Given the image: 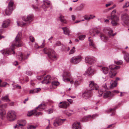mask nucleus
I'll list each match as a JSON object with an SVG mask.
<instances>
[{
  "mask_svg": "<svg viewBox=\"0 0 129 129\" xmlns=\"http://www.w3.org/2000/svg\"><path fill=\"white\" fill-rule=\"evenodd\" d=\"M62 28L63 30L64 34L69 36L70 33H71L69 29L67 27H62Z\"/></svg>",
  "mask_w": 129,
  "mask_h": 129,
  "instance_id": "27",
  "label": "nucleus"
},
{
  "mask_svg": "<svg viewBox=\"0 0 129 129\" xmlns=\"http://www.w3.org/2000/svg\"><path fill=\"white\" fill-rule=\"evenodd\" d=\"M91 95V93L89 90L85 91L82 93V95L83 98L86 99L90 97Z\"/></svg>",
  "mask_w": 129,
  "mask_h": 129,
  "instance_id": "16",
  "label": "nucleus"
},
{
  "mask_svg": "<svg viewBox=\"0 0 129 129\" xmlns=\"http://www.w3.org/2000/svg\"><path fill=\"white\" fill-rule=\"evenodd\" d=\"M94 70L90 67L88 68L87 70L84 74V75H90L93 74H94Z\"/></svg>",
  "mask_w": 129,
  "mask_h": 129,
  "instance_id": "20",
  "label": "nucleus"
},
{
  "mask_svg": "<svg viewBox=\"0 0 129 129\" xmlns=\"http://www.w3.org/2000/svg\"><path fill=\"white\" fill-rule=\"evenodd\" d=\"M47 112L48 114H50L53 112V110L52 109L48 110L47 111Z\"/></svg>",
  "mask_w": 129,
  "mask_h": 129,
  "instance_id": "56",
  "label": "nucleus"
},
{
  "mask_svg": "<svg viewBox=\"0 0 129 129\" xmlns=\"http://www.w3.org/2000/svg\"><path fill=\"white\" fill-rule=\"evenodd\" d=\"M45 42V40H43V42L42 43V45H41V46L38 47V48H43L45 44H44V43Z\"/></svg>",
  "mask_w": 129,
  "mask_h": 129,
  "instance_id": "50",
  "label": "nucleus"
},
{
  "mask_svg": "<svg viewBox=\"0 0 129 129\" xmlns=\"http://www.w3.org/2000/svg\"><path fill=\"white\" fill-rule=\"evenodd\" d=\"M2 99L3 101L5 102H9L10 101V99H9L8 95L2 97Z\"/></svg>",
  "mask_w": 129,
  "mask_h": 129,
  "instance_id": "31",
  "label": "nucleus"
},
{
  "mask_svg": "<svg viewBox=\"0 0 129 129\" xmlns=\"http://www.w3.org/2000/svg\"><path fill=\"white\" fill-rule=\"evenodd\" d=\"M27 74H28L29 75H32V73L30 71L26 72Z\"/></svg>",
  "mask_w": 129,
  "mask_h": 129,
  "instance_id": "62",
  "label": "nucleus"
},
{
  "mask_svg": "<svg viewBox=\"0 0 129 129\" xmlns=\"http://www.w3.org/2000/svg\"><path fill=\"white\" fill-rule=\"evenodd\" d=\"M116 12V10H114L111 13V15L110 17V19L111 20V23L112 25H116L117 24L116 22L119 20V18L115 15V13Z\"/></svg>",
  "mask_w": 129,
  "mask_h": 129,
  "instance_id": "3",
  "label": "nucleus"
},
{
  "mask_svg": "<svg viewBox=\"0 0 129 129\" xmlns=\"http://www.w3.org/2000/svg\"><path fill=\"white\" fill-rule=\"evenodd\" d=\"M115 62L117 64L119 65H120L122 63V61L120 60L117 61H115Z\"/></svg>",
  "mask_w": 129,
  "mask_h": 129,
  "instance_id": "44",
  "label": "nucleus"
},
{
  "mask_svg": "<svg viewBox=\"0 0 129 129\" xmlns=\"http://www.w3.org/2000/svg\"><path fill=\"white\" fill-rule=\"evenodd\" d=\"M91 37H90L88 38V40L89 43V45L90 46L93 47L94 48H95V45L93 43V41L92 39H91Z\"/></svg>",
  "mask_w": 129,
  "mask_h": 129,
  "instance_id": "33",
  "label": "nucleus"
},
{
  "mask_svg": "<svg viewBox=\"0 0 129 129\" xmlns=\"http://www.w3.org/2000/svg\"><path fill=\"white\" fill-rule=\"evenodd\" d=\"M66 119H61L59 118H57L54 121L53 125L55 126H57L62 124Z\"/></svg>",
  "mask_w": 129,
  "mask_h": 129,
  "instance_id": "11",
  "label": "nucleus"
},
{
  "mask_svg": "<svg viewBox=\"0 0 129 129\" xmlns=\"http://www.w3.org/2000/svg\"><path fill=\"white\" fill-rule=\"evenodd\" d=\"M16 113L14 111H9L7 115V118L8 120L10 121H13L16 118Z\"/></svg>",
  "mask_w": 129,
  "mask_h": 129,
  "instance_id": "6",
  "label": "nucleus"
},
{
  "mask_svg": "<svg viewBox=\"0 0 129 129\" xmlns=\"http://www.w3.org/2000/svg\"><path fill=\"white\" fill-rule=\"evenodd\" d=\"M36 127L35 126L33 125H29L27 127V129H35Z\"/></svg>",
  "mask_w": 129,
  "mask_h": 129,
  "instance_id": "40",
  "label": "nucleus"
},
{
  "mask_svg": "<svg viewBox=\"0 0 129 129\" xmlns=\"http://www.w3.org/2000/svg\"><path fill=\"white\" fill-rule=\"evenodd\" d=\"M33 16L32 15H28L26 18H23V20L25 21H32L33 20Z\"/></svg>",
  "mask_w": 129,
  "mask_h": 129,
  "instance_id": "29",
  "label": "nucleus"
},
{
  "mask_svg": "<svg viewBox=\"0 0 129 129\" xmlns=\"http://www.w3.org/2000/svg\"><path fill=\"white\" fill-rule=\"evenodd\" d=\"M120 67L119 66H116L115 65H112L109 67V69L111 71L109 73V75L110 77L113 78L114 77L116 74V72L113 70L114 69H119Z\"/></svg>",
  "mask_w": 129,
  "mask_h": 129,
  "instance_id": "4",
  "label": "nucleus"
},
{
  "mask_svg": "<svg viewBox=\"0 0 129 129\" xmlns=\"http://www.w3.org/2000/svg\"><path fill=\"white\" fill-rule=\"evenodd\" d=\"M129 6V2H127L123 6V8L127 7Z\"/></svg>",
  "mask_w": 129,
  "mask_h": 129,
  "instance_id": "41",
  "label": "nucleus"
},
{
  "mask_svg": "<svg viewBox=\"0 0 129 129\" xmlns=\"http://www.w3.org/2000/svg\"><path fill=\"white\" fill-rule=\"evenodd\" d=\"M72 129H81L80 123L78 122L74 123L72 125Z\"/></svg>",
  "mask_w": 129,
  "mask_h": 129,
  "instance_id": "21",
  "label": "nucleus"
},
{
  "mask_svg": "<svg viewBox=\"0 0 129 129\" xmlns=\"http://www.w3.org/2000/svg\"><path fill=\"white\" fill-rule=\"evenodd\" d=\"M6 113V111L4 109L0 110V116L2 117L4 116Z\"/></svg>",
  "mask_w": 129,
  "mask_h": 129,
  "instance_id": "36",
  "label": "nucleus"
},
{
  "mask_svg": "<svg viewBox=\"0 0 129 129\" xmlns=\"http://www.w3.org/2000/svg\"><path fill=\"white\" fill-rule=\"evenodd\" d=\"M2 82V81L0 79V87H5L8 84V83L6 82H4L2 84H1V83Z\"/></svg>",
  "mask_w": 129,
  "mask_h": 129,
  "instance_id": "38",
  "label": "nucleus"
},
{
  "mask_svg": "<svg viewBox=\"0 0 129 129\" xmlns=\"http://www.w3.org/2000/svg\"><path fill=\"white\" fill-rule=\"evenodd\" d=\"M29 54H28L27 55H23V59H27L28 57Z\"/></svg>",
  "mask_w": 129,
  "mask_h": 129,
  "instance_id": "48",
  "label": "nucleus"
},
{
  "mask_svg": "<svg viewBox=\"0 0 129 129\" xmlns=\"http://www.w3.org/2000/svg\"><path fill=\"white\" fill-rule=\"evenodd\" d=\"M85 6V4H81L79 7H80V8L81 9L83 8Z\"/></svg>",
  "mask_w": 129,
  "mask_h": 129,
  "instance_id": "58",
  "label": "nucleus"
},
{
  "mask_svg": "<svg viewBox=\"0 0 129 129\" xmlns=\"http://www.w3.org/2000/svg\"><path fill=\"white\" fill-rule=\"evenodd\" d=\"M114 95V94L113 93H112L110 91H107L104 94V98L105 99L110 98L111 96H113Z\"/></svg>",
  "mask_w": 129,
  "mask_h": 129,
  "instance_id": "22",
  "label": "nucleus"
},
{
  "mask_svg": "<svg viewBox=\"0 0 129 129\" xmlns=\"http://www.w3.org/2000/svg\"><path fill=\"white\" fill-rule=\"evenodd\" d=\"M91 32H92L93 34H91V35L93 36H94L95 34H101L100 29L97 28H93L90 31V33H91Z\"/></svg>",
  "mask_w": 129,
  "mask_h": 129,
  "instance_id": "19",
  "label": "nucleus"
},
{
  "mask_svg": "<svg viewBox=\"0 0 129 129\" xmlns=\"http://www.w3.org/2000/svg\"><path fill=\"white\" fill-rule=\"evenodd\" d=\"M34 92L35 93H37L39 92L41 90V89L39 88H36L34 89Z\"/></svg>",
  "mask_w": 129,
  "mask_h": 129,
  "instance_id": "43",
  "label": "nucleus"
},
{
  "mask_svg": "<svg viewBox=\"0 0 129 129\" xmlns=\"http://www.w3.org/2000/svg\"><path fill=\"white\" fill-rule=\"evenodd\" d=\"M85 37V35H81L79 37V38L80 40H82L84 39Z\"/></svg>",
  "mask_w": 129,
  "mask_h": 129,
  "instance_id": "42",
  "label": "nucleus"
},
{
  "mask_svg": "<svg viewBox=\"0 0 129 129\" xmlns=\"http://www.w3.org/2000/svg\"><path fill=\"white\" fill-rule=\"evenodd\" d=\"M21 33L19 32L13 42L11 46V48L7 49L6 50L1 51L2 54L4 55H8L13 53L14 54L15 52L14 50L15 47L16 46L19 47L23 45L22 43L21 40Z\"/></svg>",
  "mask_w": 129,
  "mask_h": 129,
  "instance_id": "1",
  "label": "nucleus"
},
{
  "mask_svg": "<svg viewBox=\"0 0 129 129\" xmlns=\"http://www.w3.org/2000/svg\"><path fill=\"white\" fill-rule=\"evenodd\" d=\"M13 1L11 0L8 4V7L7 8L6 10L5 13L7 15H9L11 13L13 10Z\"/></svg>",
  "mask_w": 129,
  "mask_h": 129,
  "instance_id": "9",
  "label": "nucleus"
},
{
  "mask_svg": "<svg viewBox=\"0 0 129 129\" xmlns=\"http://www.w3.org/2000/svg\"><path fill=\"white\" fill-rule=\"evenodd\" d=\"M95 117V116L94 115H93L92 116L90 115H88L83 117L82 118V120L83 121L86 122L88 121L91 119H94Z\"/></svg>",
  "mask_w": 129,
  "mask_h": 129,
  "instance_id": "17",
  "label": "nucleus"
},
{
  "mask_svg": "<svg viewBox=\"0 0 129 129\" xmlns=\"http://www.w3.org/2000/svg\"><path fill=\"white\" fill-rule=\"evenodd\" d=\"M30 40L31 41V42H33L35 41V39L34 37L33 36H30L29 37Z\"/></svg>",
  "mask_w": 129,
  "mask_h": 129,
  "instance_id": "46",
  "label": "nucleus"
},
{
  "mask_svg": "<svg viewBox=\"0 0 129 129\" xmlns=\"http://www.w3.org/2000/svg\"><path fill=\"white\" fill-rule=\"evenodd\" d=\"M95 16L94 15H90L89 16V19L90 20L93 19L95 17Z\"/></svg>",
  "mask_w": 129,
  "mask_h": 129,
  "instance_id": "52",
  "label": "nucleus"
},
{
  "mask_svg": "<svg viewBox=\"0 0 129 129\" xmlns=\"http://www.w3.org/2000/svg\"><path fill=\"white\" fill-rule=\"evenodd\" d=\"M89 87L90 88V90H97L99 88V86L96 83H94L93 81L90 82L89 84Z\"/></svg>",
  "mask_w": 129,
  "mask_h": 129,
  "instance_id": "13",
  "label": "nucleus"
},
{
  "mask_svg": "<svg viewBox=\"0 0 129 129\" xmlns=\"http://www.w3.org/2000/svg\"><path fill=\"white\" fill-rule=\"evenodd\" d=\"M43 2L44 3V4L42 5L43 7V9L45 11H46V9H47L48 7V6H46L47 5V6L49 5H50V1H43Z\"/></svg>",
  "mask_w": 129,
  "mask_h": 129,
  "instance_id": "23",
  "label": "nucleus"
},
{
  "mask_svg": "<svg viewBox=\"0 0 129 129\" xmlns=\"http://www.w3.org/2000/svg\"><path fill=\"white\" fill-rule=\"evenodd\" d=\"M82 58L83 57L81 56H75L70 59V62L73 64H76L80 62Z\"/></svg>",
  "mask_w": 129,
  "mask_h": 129,
  "instance_id": "8",
  "label": "nucleus"
},
{
  "mask_svg": "<svg viewBox=\"0 0 129 129\" xmlns=\"http://www.w3.org/2000/svg\"><path fill=\"white\" fill-rule=\"evenodd\" d=\"M34 90V89L30 90L29 91V93L30 94H33L35 93Z\"/></svg>",
  "mask_w": 129,
  "mask_h": 129,
  "instance_id": "60",
  "label": "nucleus"
},
{
  "mask_svg": "<svg viewBox=\"0 0 129 129\" xmlns=\"http://www.w3.org/2000/svg\"><path fill=\"white\" fill-rule=\"evenodd\" d=\"M18 59L19 60H21L22 59H23V55L22 54L20 55L18 58Z\"/></svg>",
  "mask_w": 129,
  "mask_h": 129,
  "instance_id": "51",
  "label": "nucleus"
},
{
  "mask_svg": "<svg viewBox=\"0 0 129 129\" xmlns=\"http://www.w3.org/2000/svg\"><path fill=\"white\" fill-rule=\"evenodd\" d=\"M100 37L101 39L104 41H105L106 40H107L108 39L107 37L105 36L104 35H100Z\"/></svg>",
  "mask_w": 129,
  "mask_h": 129,
  "instance_id": "37",
  "label": "nucleus"
},
{
  "mask_svg": "<svg viewBox=\"0 0 129 129\" xmlns=\"http://www.w3.org/2000/svg\"><path fill=\"white\" fill-rule=\"evenodd\" d=\"M17 23L18 26H20L22 27L26 26L27 24L26 23H23L22 22H18V21H17Z\"/></svg>",
  "mask_w": 129,
  "mask_h": 129,
  "instance_id": "34",
  "label": "nucleus"
},
{
  "mask_svg": "<svg viewBox=\"0 0 129 129\" xmlns=\"http://www.w3.org/2000/svg\"><path fill=\"white\" fill-rule=\"evenodd\" d=\"M95 61V58L90 56H87L85 58L86 63L90 64H92Z\"/></svg>",
  "mask_w": 129,
  "mask_h": 129,
  "instance_id": "10",
  "label": "nucleus"
},
{
  "mask_svg": "<svg viewBox=\"0 0 129 129\" xmlns=\"http://www.w3.org/2000/svg\"><path fill=\"white\" fill-rule=\"evenodd\" d=\"M73 112V110H69L66 113V114L68 116H69L73 114L72 112Z\"/></svg>",
  "mask_w": 129,
  "mask_h": 129,
  "instance_id": "39",
  "label": "nucleus"
},
{
  "mask_svg": "<svg viewBox=\"0 0 129 129\" xmlns=\"http://www.w3.org/2000/svg\"><path fill=\"white\" fill-rule=\"evenodd\" d=\"M117 83H116V81H112L111 83V85L110 87L111 89H112L114 87H116L117 85Z\"/></svg>",
  "mask_w": 129,
  "mask_h": 129,
  "instance_id": "32",
  "label": "nucleus"
},
{
  "mask_svg": "<svg viewBox=\"0 0 129 129\" xmlns=\"http://www.w3.org/2000/svg\"><path fill=\"white\" fill-rule=\"evenodd\" d=\"M59 18L60 21L62 23L66 24L67 23L66 20L64 18V16L63 15L60 14Z\"/></svg>",
  "mask_w": 129,
  "mask_h": 129,
  "instance_id": "28",
  "label": "nucleus"
},
{
  "mask_svg": "<svg viewBox=\"0 0 129 129\" xmlns=\"http://www.w3.org/2000/svg\"><path fill=\"white\" fill-rule=\"evenodd\" d=\"M116 107H115L114 108H113V109H110L109 111L110 112H111V111H114L116 109Z\"/></svg>",
  "mask_w": 129,
  "mask_h": 129,
  "instance_id": "63",
  "label": "nucleus"
},
{
  "mask_svg": "<svg viewBox=\"0 0 129 129\" xmlns=\"http://www.w3.org/2000/svg\"><path fill=\"white\" fill-rule=\"evenodd\" d=\"M44 51L45 54H48V56L51 60H54L57 59L55 55V52L52 49L45 48L44 49Z\"/></svg>",
  "mask_w": 129,
  "mask_h": 129,
  "instance_id": "2",
  "label": "nucleus"
},
{
  "mask_svg": "<svg viewBox=\"0 0 129 129\" xmlns=\"http://www.w3.org/2000/svg\"><path fill=\"white\" fill-rule=\"evenodd\" d=\"M43 77V75L41 76H38L37 77V78L39 80H40L42 79Z\"/></svg>",
  "mask_w": 129,
  "mask_h": 129,
  "instance_id": "53",
  "label": "nucleus"
},
{
  "mask_svg": "<svg viewBox=\"0 0 129 129\" xmlns=\"http://www.w3.org/2000/svg\"><path fill=\"white\" fill-rule=\"evenodd\" d=\"M101 70L103 71V73L105 74H107L109 71V69L108 68L105 67L102 68Z\"/></svg>",
  "mask_w": 129,
  "mask_h": 129,
  "instance_id": "35",
  "label": "nucleus"
},
{
  "mask_svg": "<svg viewBox=\"0 0 129 129\" xmlns=\"http://www.w3.org/2000/svg\"><path fill=\"white\" fill-rule=\"evenodd\" d=\"M61 43L59 41H57L56 42L55 44L54 45V47H55L56 46H60V45Z\"/></svg>",
  "mask_w": 129,
  "mask_h": 129,
  "instance_id": "45",
  "label": "nucleus"
},
{
  "mask_svg": "<svg viewBox=\"0 0 129 129\" xmlns=\"http://www.w3.org/2000/svg\"><path fill=\"white\" fill-rule=\"evenodd\" d=\"M37 111L36 113H35V116H38L39 115H42V113L41 112H39L38 113H37Z\"/></svg>",
  "mask_w": 129,
  "mask_h": 129,
  "instance_id": "47",
  "label": "nucleus"
},
{
  "mask_svg": "<svg viewBox=\"0 0 129 129\" xmlns=\"http://www.w3.org/2000/svg\"><path fill=\"white\" fill-rule=\"evenodd\" d=\"M14 65H15V66H16V65L18 64V63L17 61H15L14 62Z\"/></svg>",
  "mask_w": 129,
  "mask_h": 129,
  "instance_id": "64",
  "label": "nucleus"
},
{
  "mask_svg": "<svg viewBox=\"0 0 129 129\" xmlns=\"http://www.w3.org/2000/svg\"><path fill=\"white\" fill-rule=\"evenodd\" d=\"M67 101H68V102H69L70 104H71L73 102V100L71 99H67Z\"/></svg>",
  "mask_w": 129,
  "mask_h": 129,
  "instance_id": "61",
  "label": "nucleus"
},
{
  "mask_svg": "<svg viewBox=\"0 0 129 129\" xmlns=\"http://www.w3.org/2000/svg\"><path fill=\"white\" fill-rule=\"evenodd\" d=\"M103 92L104 91L102 90H101L99 91V93L101 95L103 93Z\"/></svg>",
  "mask_w": 129,
  "mask_h": 129,
  "instance_id": "59",
  "label": "nucleus"
},
{
  "mask_svg": "<svg viewBox=\"0 0 129 129\" xmlns=\"http://www.w3.org/2000/svg\"><path fill=\"white\" fill-rule=\"evenodd\" d=\"M121 18L124 22L126 24L129 25V16L126 14L122 15Z\"/></svg>",
  "mask_w": 129,
  "mask_h": 129,
  "instance_id": "12",
  "label": "nucleus"
},
{
  "mask_svg": "<svg viewBox=\"0 0 129 129\" xmlns=\"http://www.w3.org/2000/svg\"><path fill=\"white\" fill-rule=\"evenodd\" d=\"M26 123L25 120H19L18 121L17 124L16 125L14 128L16 127L19 128L20 126H24Z\"/></svg>",
  "mask_w": 129,
  "mask_h": 129,
  "instance_id": "15",
  "label": "nucleus"
},
{
  "mask_svg": "<svg viewBox=\"0 0 129 129\" xmlns=\"http://www.w3.org/2000/svg\"><path fill=\"white\" fill-rule=\"evenodd\" d=\"M122 53L124 54V59L127 62H129V54L127 53L125 51H123Z\"/></svg>",
  "mask_w": 129,
  "mask_h": 129,
  "instance_id": "24",
  "label": "nucleus"
},
{
  "mask_svg": "<svg viewBox=\"0 0 129 129\" xmlns=\"http://www.w3.org/2000/svg\"><path fill=\"white\" fill-rule=\"evenodd\" d=\"M119 92V91L117 90H114L113 91L112 93H113H113H118Z\"/></svg>",
  "mask_w": 129,
  "mask_h": 129,
  "instance_id": "57",
  "label": "nucleus"
},
{
  "mask_svg": "<svg viewBox=\"0 0 129 129\" xmlns=\"http://www.w3.org/2000/svg\"><path fill=\"white\" fill-rule=\"evenodd\" d=\"M105 30L107 31L108 33V35L110 37L112 36V34H113V30L110 28L108 27H107L105 28Z\"/></svg>",
  "mask_w": 129,
  "mask_h": 129,
  "instance_id": "30",
  "label": "nucleus"
},
{
  "mask_svg": "<svg viewBox=\"0 0 129 129\" xmlns=\"http://www.w3.org/2000/svg\"><path fill=\"white\" fill-rule=\"evenodd\" d=\"M59 84V83L58 81H53L52 82V85L51 86L50 88L51 89L55 88Z\"/></svg>",
  "mask_w": 129,
  "mask_h": 129,
  "instance_id": "26",
  "label": "nucleus"
},
{
  "mask_svg": "<svg viewBox=\"0 0 129 129\" xmlns=\"http://www.w3.org/2000/svg\"><path fill=\"white\" fill-rule=\"evenodd\" d=\"M84 18L86 20H90L89 19V16L86 15L85 16Z\"/></svg>",
  "mask_w": 129,
  "mask_h": 129,
  "instance_id": "55",
  "label": "nucleus"
},
{
  "mask_svg": "<svg viewBox=\"0 0 129 129\" xmlns=\"http://www.w3.org/2000/svg\"><path fill=\"white\" fill-rule=\"evenodd\" d=\"M45 106V104L40 105L38 107L36 108V109L29 112L27 114V116H30L34 115L38 111H41L42 110L44 109Z\"/></svg>",
  "mask_w": 129,
  "mask_h": 129,
  "instance_id": "5",
  "label": "nucleus"
},
{
  "mask_svg": "<svg viewBox=\"0 0 129 129\" xmlns=\"http://www.w3.org/2000/svg\"><path fill=\"white\" fill-rule=\"evenodd\" d=\"M51 78L50 75H48L45 77L44 80L42 81V83L48 84L50 82Z\"/></svg>",
  "mask_w": 129,
  "mask_h": 129,
  "instance_id": "18",
  "label": "nucleus"
},
{
  "mask_svg": "<svg viewBox=\"0 0 129 129\" xmlns=\"http://www.w3.org/2000/svg\"><path fill=\"white\" fill-rule=\"evenodd\" d=\"M63 80L64 81H69L71 84L73 83L74 81L71 80L70 78H71V75L70 73L68 71H66L64 72L63 75Z\"/></svg>",
  "mask_w": 129,
  "mask_h": 129,
  "instance_id": "7",
  "label": "nucleus"
},
{
  "mask_svg": "<svg viewBox=\"0 0 129 129\" xmlns=\"http://www.w3.org/2000/svg\"><path fill=\"white\" fill-rule=\"evenodd\" d=\"M10 23V21L9 20L4 21L2 24V26L4 28H6L8 26Z\"/></svg>",
  "mask_w": 129,
  "mask_h": 129,
  "instance_id": "25",
  "label": "nucleus"
},
{
  "mask_svg": "<svg viewBox=\"0 0 129 129\" xmlns=\"http://www.w3.org/2000/svg\"><path fill=\"white\" fill-rule=\"evenodd\" d=\"M69 105L70 104L69 103L66 101L61 102L58 105L59 107L64 108H67Z\"/></svg>",
  "mask_w": 129,
  "mask_h": 129,
  "instance_id": "14",
  "label": "nucleus"
},
{
  "mask_svg": "<svg viewBox=\"0 0 129 129\" xmlns=\"http://www.w3.org/2000/svg\"><path fill=\"white\" fill-rule=\"evenodd\" d=\"M75 52V50H74V49H72L70 51L69 54H72L73 53H74Z\"/></svg>",
  "mask_w": 129,
  "mask_h": 129,
  "instance_id": "54",
  "label": "nucleus"
},
{
  "mask_svg": "<svg viewBox=\"0 0 129 129\" xmlns=\"http://www.w3.org/2000/svg\"><path fill=\"white\" fill-rule=\"evenodd\" d=\"M80 84V83L79 81H76L75 82V86H77L79 85Z\"/></svg>",
  "mask_w": 129,
  "mask_h": 129,
  "instance_id": "49",
  "label": "nucleus"
}]
</instances>
